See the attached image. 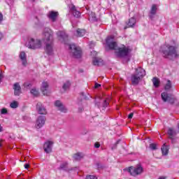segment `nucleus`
<instances>
[{
	"label": "nucleus",
	"instance_id": "nucleus-1",
	"mask_svg": "<svg viewBox=\"0 0 179 179\" xmlns=\"http://www.w3.org/2000/svg\"><path fill=\"white\" fill-rule=\"evenodd\" d=\"M159 52L162 54L164 58L174 61L179 58V52L177 51V43L171 41L170 43H165L160 47Z\"/></svg>",
	"mask_w": 179,
	"mask_h": 179
},
{
	"label": "nucleus",
	"instance_id": "nucleus-2",
	"mask_svg": "<svg viewBox=\"0 0 179 179\" xmlns=\"http://www.w3.org/2000/svg\"><path fill=\"white\" fill-rule=\"evenodd\" d=\"M45 44V52L48 55H54V32L50 28H45L43 32V38Z\"/></svg>",
	"mask_w": 179,
	"mask_h": 179
},
{
	"label": "nucleus",
	"instance_id": "nucleus-3",
	"mask_svg": "<svg viewBox=\"0 0 179 179\" xmlns=\"http://www.w3.org/2000/svg\"><path fill=\"white\" fill-rule=\"evenodd\" d=\"M106 44L110 50H115V55L119 58H125L129 55V49L128 47L122 45L121 47L117 46V42L114 41V36H108L106 38Z\"/></svg>",
	"mask_w": 179,
	"mask_h": 179
},
{
	"label": "nucleus",
	"instance_id": "nucleus-4",
	"mask_svg": "<svg viewBox=\"0 0 179 179\" xmlns=\"http://www.w3.org/2000/svg\"><path fill=\"white\" fill-rule=\"evenodd\" d=\"M146 75V71H145V69L138 67L137 69H136V73L133 75H131V80L132 85H138L139 83V81L143 76Z\"/></svg>",
	"mask_w": 179,
	"mask_h": 179
},
{
	"label": "nucleus",
	"instance_id": "nucleus-5",
	"mask_svg": "<svg viewBox=\"0 0 179 179\" xmlns=\"http://www.w3.org/2000/svg\"><path fill=\"white\" fill-rule=\"evenodd\" d=\"M43 46V43L40 39H34L33 38H29L27 42L26 43V47L30 50H37L41 48Z\"/></svg>",
	"mask_w": 179,
	"mask_h": 179
},
{
	"label": "nucleus",
	"instance_id": "nucleus-6",
	"mask_svg": "<svg viewBox=\"0 0 179 179\" xmlns=\"http://www.w3.org/2000/svg\"><path fill=\"white\" fill-rule=\"evenodd\" d=\"M70 54L73 58H82V49L75 44L69 45Z\"/></svg>",
	"mask_w": 179,
	"mask_h": 179
},
{
	"label": "nucleus",
	"instance_id": "nucleus-7",
	"mask_svg": "<svg viewBox=\"0 0 179 179\" xmlns=\"http://www.w3.org/2000/svg\"><path fill=\"white\" fill-rule=\"evenodd\" d=\"M126 170L133 177H136V176H141V174L143 173V167H142L141 164L136 165V166H130Z\"/></svg>",
	"mask_w": 179,
	"mask_h": 179
},
{
	"label": "nucleus",
	"instance_id": "nucleus-8",
	"mask_svg": "<svg viewBox=\"0 0 179 179\" xmlns=\"http://www.w3.org/2000/svg\"><path fill=\"white\" fill-rule=\"evenodd\" d=\"M45 124V116H38L36 119L35 127L36 129H40Z\"/></svg>",
	"mask_w": 179,
	"mask_h": 179
},
{
	"label": "nucleus",
	"instance_id": "nucleus-9",
	"mask_svg": "<svg viewBox=\"0 0 179 179\" xmlns=\"http://www.w3.org/2000/svg\"><path fill=\"white\" fill-rule=\"evenodd\" d=\"M161 97L163 101H168L171 104H174L176 103V99L173 96L169 95L166 92H162L161 94Z\"/></svg>",
	"mask_w": 179,
	"mask_h": 179
},
{
	"label": "nucleus",
	"instance_id": "nucleus-10",
	"mask_svg": "<svg viewBox=\"0 0 179 179\" xmlns=\"http://www.w3.org/2000/svg\"><path fill=\"white\" fill-rule=\"evenodd\" d=\"M36 111L41 115H46L47 114V108L41 102L36 104Z\"/></svg>",
	"mask_w": 179,
	"mask_h": 179
},
{
	"label": "nucleus",
	"instance_id": "nucleus-11",
	"mask_svg": "<svg viewBox=\"0 0 179 179\" xmlns=\"http://www.w3.org/2000/svg\"><path fill=\"white\" fill-rule=\"evenodd\" d=\"M168 135L169 139L171 141V143H176V135H177V132L173 129L169 128L168 129Z\"/></svg>",
	"mask_w": 179,
	"mask_h": 179
},
{
	"label": "nucleus",
	"instance_id": "nucleus-12",
	"mask_svg": "<svg viewBox=\"0 0 179 179\" xmlns=\"http://www.w3.org/2000/svg\"><path fill=\"white\" fill-rule=\"evenodd\" d=\"M57 34L59 40L62 43H65L66 41V40H68V35L66 34V33H65V31H59L57 33Z\"/></svg>",
	"mask_w": 179,
	"mask_h": 179
},
{
	"label": "nucleus",
	"instance_id": "nucleus-13",
	"mask_svg": "<svg viewBox=\"0 0 179 179\" xmlns=\"http://www.w3.org/2000/svg\"><path fill=\"white\" fill-rule=\"evenodd\" d=\"M55 107H57L58 110L61 111L62 113H66L68 111V109L62 104V102L61 101L57 100L55 102Z\"/></svg>",
	"mask_w": 179,
	"mask_h": 179
},
{
	"label": "nucleus",
	"instance_id": "nucleus-14",
	"mask_svg": "<svg viewBox=\"0 0 179 179\" xmlns=\"http://www.w3.org/2000/svg\"><path fill=\"white\" fill-rule=\"evenodd\" d=\"M52 141H47L44 143L43 149L45 153H51L52 152Z\"/></svg>",
	"mask_w": 179,
	"mask_h": 179
},
{
	"label": "nucleus",
	"instance_id": "nucleus-15",
	"mask_svg": "<svg viewBox=\"0 0 179 179\" xmlns=\"http://www.w3.org/2000/svg\"><path fill=\"white\" fill-rule=\"evenodd\" d=\"M41 90L44 96H48V94H50V91L48 90V83L45 82L43 83Z\"/></svg>",
	"mask_w": 179,
	"mask_h": 179
},
{
	"label": "nucleus",
	"instance_id": "nucleus-16",
	"mask_svg": "<svg viewBox=\"0 0 179 179\" xmlns=\"http://www.w3.org/2000/svg\"><path fill=\"white\" fill-rule=\"evenodd\" d=\"M19 58L22 62V65L26 66L27 64V57L26 56V52L24 51H21L19 55Z\"/></svg>",
	"mask_w": 179,
	"mask_h": 179
},
{
	"label": "nucleus",
	"instance_id": "nucleus-17",
	"mask_svg": "<svg viewBox=\"0 0 179 179\" xmlns=\"http://www.w3.org/2000/svg\"><path fill=\"white\" fill-rule=\"evenodd\" d=\"M58 15L59 13L57 11H49L48 17L50 19V20L55 22L57 20V17H58Z\"/></svg>",
	"mask_w": 179,
	"mask_h": 179
},
{
	"label": "nucleus",
	"instance_id": "nucleus-18",
	"mask_svg": "<svg viewBox=\"0 0 179 179\" xmlns=\"http://www.w3.org/2000/svg\"><path fill=\"white\" fill-rule=\"evenodd\" d=\"M13 89L15 96H20L22 93V87H20V85H19V83L14 84Z\"/></svg>",
	"mask_w": 179,
	"mask_h": 179
},
{
	"label": "nucleus",
	"instance_id": "nucleus-19",
	"mask_svg": "<svg viewBox=\"0 0 179 179\" xmlns=\"http://www.w3.org/2000/svg\"><path fill=\"white\" fill-rule=\"evenodd\" d=\"M109 100H110L109 99L101 100L100 103L99 102L96 103V106H97L99 108H101V107H103V108H106V107L108 106Z\"/></svg>",
	"mask_w": 179,
	"mask_h": 179
},
{
	"label": "nucleus",
	"instance_id": "nucleus-20",
	"mask_svg": "<svg viewBox=\"0 0 179 179\" xmlns=\"http://www.w3.org/2000/svg\"><path fill=\"white\" fill-rule=\"evenodd\" d=\"M157 12V5L153 4L152 6V8H151V10H150V19H153V17H155V15H156Z\"/></svg>",
	"mask_w": 179,
	"mask_h": 179
},
{
	"label": "nucleus",
	"instance_id": "nucleus-21",
	"mask_svg": "<svg viewBox=\"0 0 179 179\" xmlns=\"http://www.w3.org/2000/svg\"><path fill=\"white\" fill-rule=\"evenodd\" d=\"M71 12L73 13L74 17H80V12L76 9L75 6H71Z\"/></svg>",
	"mask_w": 179,
	"mask_h": 179
},
{
	"label": "nucleus",
	"instance_id": "nucleus-22",
	"mask_svg": "<svg viewBox=\"0 0 179 179\" xmlns=\"http://www.w3.org/2000/svg\"><path fill=\"white\" fill-rule=\"evenodd\" d=\"M101 62H103V59L99 57H94L92 59V64L95 66H100V65H101Z\"/></svg>",
	"mask_w": 179,
	"mask_h": 179
},
{
	"label": "nucleus",
	"instance_id": "nucleus-23",
	"mask_svg": "<svg viewBox=\"0 0 179 179\" xmlns=\"http://www.w3.org/2000/svg\"><path fill=\"white\" fill-rule=\"evenodd\" d=\"M169 150H170V148H169V145H166V144H164L161 148L162 155L167 156V155H169Z\"/></svg>",
	"mask_w": 179,
	"mask_h": 179
},
{
	"label": "nucleus",
	"instance_id": "nucleus-24",
	"mask_svg": "<svg viewBox=\"0 0 179 179\" xmlns=\"http://www.w3.org/2000/svg\"><path fill=\"white\" fill-rule=\"evenodd\" d=\"M59 170H64V171H68V162H65L61 164Z\"/></svg>",
	"mask_w": 179,
	"mask_h": 179
},
{
	"label": "nucleus",
	"instance_id": "nucleus-25",
	"mask_svg": "<svg viewBox=\"0 0 179 179\" xmlns=\"http://www.w3.org/2000/svg\"><path fill=\"white\" fill-rule=\"evenodd\" d=\"M76 33L78 37H83V36L86 34V31L85 29H77Z\"/></svg>",
	"mask_w": 179,
	"mask_h": 179
},
{
	"label": "nucleus",
	"instance_id": "nucleus-26",
	"mask_svg": "<svg viewBox=\"0 0 179 179\" xmlns=\"http://www.w3.org/2000/svg\"><path fill=\"white\" fill-rule=\"evenodd\" d=\"M31 94H32V96H34V97H38V96L40 95V92H38V90L36 89V88H32L30 91Z\"/></svg>",
	"mask_w": 179,
	"mask_h": 179
},
{
	"label": "nucleus",
	"instance_id": "nucleus-27",
	"mask_svg": "<svg viewBox=\"0 0 179 179\" xmlns=\"http://www.w3.org/2000/svg\"><path fill=\"white\" fill-rule=\"evenodd\" d=\"M136 24V20L135 17H131L129 20L128 26L129 27H134V25Z\"/></svg>",
	"mask_w": 179,
	"mask_h": 179
},
{
	"label": "nucleus",
	"instance_id": "nucleus-28",
	"mask_svg": "<svg viewBox=\"0 0 179 179\" xmlns=\"http://www.w3.org/2000/svg\"><path fill=\"white\" fill-rule=\"evenodd\" d=\"M89 20H90V22H97V17H96V13H92L90 15Z\"/></svg>",
	"mask_w": 179,
	"mask_h": 179
},
{
	"label": "nucleus",
	"instance_id": "nucleus-29",
	"mask_svg": "<svg viewBox=\"0 0 179 179\" xmlns=\"http://www.w3.org/2000/svg\"><path fill=\"white\" fill-rule=\"evenodd\" d=\"M152 83L155 87H159V85H160V80L157 78H152Z\"/></svg>",
	"mask_w": 179,
	"mask_h": 179
},
{
	"label": "nucleus",
	"instance_id": "nucleus-30",
	"mask_svg": "<svg viewBox=\"0 0 179 179\" xmlns=\"http://www.w3.org/2000/svg\"><path fill=\"white\" fill-rule=\"evenodd\" d=\"M83 157V154L78 152L73 155V159L75 160H80Z\"/></svg>",
	"mask_w": 179,
	"mask_h": 179
},
{
	"label": "nucleus",
	"instance_id": "nucleus-31",
	"mask_svg": "<svg viewBox=\"0 0 179 179\" xmlns=\"http://www.w3.org/2000/svg\"><path fill=\"white\" fill-rule=\"evenodd\" d=\"M19 106V103H17V101H13L10 104V107L11 108H17V107Z\"/></svg>",
	"mask_w": 179,
	"mask_h": 179
},
{
	"label": "nucleus",
	"instance_id": "nucleus-32",
	"mask_svg": "<svg viewBox=\"0 0 179 179\" xmlns=\"http://www.w3.org/2000/svg\"><path fill=\"white\" fill-rule=\"evenodd\" d=\"M164 89L165 90H170V89H171V81L168 80L166 84L165 85Z\"/></svg>",
	"mask_w": 179,
	"mask_h": 179
},
{
	"label": "nucleus",
	"instance_id": "nucleus-33",
	"mask_svg": "<svg viewBox=\"0 0 179 179\" xmlns=\"http://www.w3.org/2000/svg\"><path fill=\"white\" fill-rule=\"evenodd\" d=\"M69 86H71V83H69V81H67L63 85L62 88L64 89V90H67V89H69Z\"/></svg>",
	"mask_w": 179,
	"mask_h": 179
},
{
	"label": "nucleus",
	"instance_id": "nucleus-34",
	"mask_svg": "<svg viewBox=\"0 0 179 179\" xmlns=\"http://www.w3.org/2000/svg\"><path fill=\"white\" fill-rule=\"evenodd\" d=\"M150 149H151V150H156L157 149V145L155 143L150 144Z\"/></svg>",
	"mask_w": 179,
	"mask_h": 179
},
{
	"label": "nucleus",
	"instance_id": "nucleus-35",
	"mask_svg": "<svg viewBox=\"0 0 179 179\" xmlns=\"http://www.w3.org/2000/svg\"><path fill=\"white\" fill-rule=\"evenodd\" d=\"M85 179H97V177L95 176L89 175L86 176Z\"/></svg>",
	"mask_w": 179,
	"mask_h": 179
},
{
	"label": "nucleus",
	"instance_id": "nucleus-36",
	"mask_svg": "<svg viewBox=\"0 0 179 179\" xmlns=\"http://www.w3.org/2000/svg\"><path fill=\"white\" fill-rule=\"evenodd\" d=\"M1 114H3V115L8 114V110L6 108L1 109Z\"/></svg>",
	"mask_w": 179,
	"mask_h": 179
},
{
	"label": "nucleus",
	"instance_id": "nucleus-37",
	"mask_svg": "<svg viewBox=\"0 0 179 179\" xmlns=\"http://www.w3.org/2000/svg\"><path fill=\"white\" fill-rule=\"evenodd\" d=\"M94 148H96V149H99V148H100V143H95V144H94Z\"/></svg>",
	"mask_w": 179,
	"mask_h": 179
},
{
	"label": "nucleus",
	"instance_id": "nucleus-38",
	"mask_svg": "<svg viewBox=\"0 0 179 179\" xmlns=\"http://www.w3.org/2000/svg\"><path fill=\"white\" fill-rule=\"evenodd\" d=\"M100 86H101V85H100L97 83H95V89H99V87H100Z\"/></svg>",
	"mask_w": 179,
	"mask_h": 179
},
{
	"label": "nucleus",
	"instance_id": "nucleus-39",
	"mask_svg": "<svg viewBox=\"0 0 179 179\" xmlns=\"http://www.w3.org/2000/svg\"><path fill=\"white\" fill-rule=\"evenodd\" d=\"M2 20H3V15L0 13V24Z\"/></svg>",
	"mask_w": 179,
	"mask_h": 179
},
{
	"label": "nucleus",
	"instance_id": "nucleus-40",
	"mask_svg": "<svg viewBox=\"0 0 179 179\" xmlns=\"http://www.w3.org/2000/svg\"><path fill=\"white\" fill-rule=\"evenodd\" d=\"M91 55H97V52L93 50L92 52H91Z\"/></svg>",
	"mask_w": 179,
	"mask_h": 179
},
{
	"label": "nucleus",
	"instance_id": "nucleus-41",
	"mask_svg": "<svg viewBox=\"0 0 179 179\" xmlns=\"http://www.w3.org/2000/svg\"><path fill=\"white\" fill-rule=\"evenodd\" d=\"M2 79H3V75L2 73H0V83L2 82Z\"/></svg>",
	"mask_w": 179,
	"mask_h": 179
},
{
	"label": "nucleus",
	"instance_id": "nucleus-42",
	"mask_svg": "<svg viewBox=\"0 0 179 179\" xmlns=\"http://www.w3.org/2000/svg\"><path fill=\"white\" fill-rule=\"evenodd\" d=\"M29 167H30V165H29V164H24V169H29Z\"/></svg>",
	"mask_w": 179,
	"mask_h": 179
},
{
	"label": "nucleus",
	"instance_id": "nucleus-43",
	"mask_svg": "<svg viewBox=\"0 0 179 179\" xmlns=\"http://www.w3.org/2000/svg\"><path fill=\"white\" fill-rule=\"evenodd\" d=\"M132 117H134V113H131L129 115L128 118L131 119Z\"/></svg>",
	"mask_w": 179,
	"mask_h": 179
},
{
	"label": "nucleus",
	"instance_id": "nucleus-44",
	"mask_svg": "<svg viewBox=\"0 0 179 179\" xmlns=\"http://www.w3.org/2000/svg\"><path fill=\"white\" fill-rule=\"evenodd\" d=\"M24 87H29V86H30V84L26 83H24Z\"/></svg>",
	"mask_w": 179,
	"mask_h": 179
},
{
	"label": "nucleus",
	"instance_id": "nucleus-45",
	"mask_svg": "<svg viewBox=\"0 0 179 179\" xmlns=\"http://www.w3.org/2000/svg\"><path fill=\"white\" fill-rule=\"evenodd\" d=\"M3 37V34H2V32H0V40H2Z\"/></svg>",
	"mask_w": 179,
	"mask_h": 179
},
{
	"label": "nucleus",
	"instance_id": "nucleus-46",
	"mask_svg": "<svg viewBox=\"0 0 179 179\" xmlns=\"http://www.w3.org/2000/svg\"><path fill=\"white\" fill-rule=\"evenodd\" d=\"M3 131V127H2V126H1L0 124V132H2Z\"/></svg>",
	"mask_w": 179,
	"mask_h": 179
},
{
	"label": "nucleus",
	"instance_id": "nucleus-47",
	"mask_svg": "<svg viewBox=\"0 0 179 179\" xmlns=\"http://www.w3.org/2000/svg\"><path fill=\"white\" fill-rule=\"evenodd\" d=\"M120 142H121V140H119L116 142V145H118V143H120Z\"/></svg>",
	"mask_w": 179,
	"mask_h": 179
},
{
	"label": "nucleus",
	"instance_id": "nucleus-48",
	"mask_svg": "<svg viewBox=\"0 0 179 179\" xmlns=\"http://www.w3.org/2000/svg\"><path fill=\"white\" fill-rule=\"evenodd\" d=\"M1 146H2V144H0V148H1Z\"/></svg>",
	"mask_w": 179,
	"mask_h": 179
},
{
	"label": "nucleus",
	"instance_id": "nucleus-49",
	"mask_svg": "<svg viewBox=\"0 0 179 179\" xmlns=\"http://www.w3.org/2000/svg\"><path fill=\"white\" fill-rule=\"evenodd\" d=\"M33 1H36V0H33Z\"/></svg>",
	"mask_w": 179,
	"mask_h": 179
}]
</instances>
